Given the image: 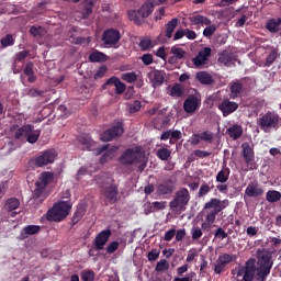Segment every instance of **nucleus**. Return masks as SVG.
I'll list each match as a JSON object with an SVG mask.
<instances>
[{
    "label": "nucleus",
    "mask_w": 281,
    "mask_h": 281,
    "mask_svg": "<svg viewBox=\"0 0 281 281\" xmlns=\"http://www.w3.org/2000/svg\"><path fill=\"white\" fill-rule=\"evenodd\" d=\"M257 260L249 258L236 274L237 281H266L273 267L272 252L267 248H259L256 251Z\"/></svg>",
    "instance_id": "nucleus-1"
},
{
    "label": "nucleus",
    "mask_w": 281,
    "mask_h": 281,
    "mask_svg": "<svg viewBox=\"0 0 281 281\" xmlns=\"http://www.w3.org/2000/svg\"><path fill=\"white\" fill-rule=\"evenodd\" d=\"M227 205V200L222 201L217 198H212L209 202H206L203 207V210L206 211L205 222L201 224V228L209 231L211 225L215 222L216 215L226 209Z\"/></svg>",
    "instance_id": "nucleus-2"
},
{
    "label": "nucleus",
    "mask_w": 281,
    "mask_h": 281,
    "mask_svg": "<svg viewBox=\"0 0 281 281\" xmlns=\"http://www.w3.org/2000/svg\"><path fill=\"white\" fill-rule=\"evenodd\" d=\"M54 181V173L45 171L41 173L40 178L35 182V189L33 191V199L36 203H43L47 199V184Z\"/></svg>",
    "instance_id": "nucleus-3"
},
{
    "label": "nucleus",
    "mask_w": 281,
    "mask_h": 281,
    "mask_svg": "<svg viewBox=\"0 0 281 281\" xmlns=\"http://www.w3.org/2000/svg\"><path fill=\"white\" fill-rule=\"evenodd\" d=\"M69 210H71V202L59 201L54 206L48 210L46 214L47 221H54L55 223H60L64 218L69 216Z\"/></svg>",
    "instance_id": "nucleus-4"
},
{
    "label": "nucleus",
    "mask_w": 281,
    "mask_h": 281,
    "mask_svg": "<svg viewBox=\"0 0 281 281\" xmlns=\"http://www.w3.org/2000/svg\"><path fill=\"white\" fill-rule=\"evenodd\" d=\"M257 124L265 133L277 131L281 126V117L278 113L269 111L258 119Z\"/></svg>",
    "instance_id": "nucleus-5"
},
{
    "label": "nucleus",
    "mask_w": 281,
    "mask_h": 281,
    "mask_svg": "<svg viewBox=\"0 0 281 281\" xmlns=\"http://www.w3.org/2000/svg\"><path fill=\"white\" fill-rule=\"evenodd\" d=\"M191 196L186 188H181L178 192H176L173 200L169 203V206L172 211L183 212L189 204Z\"/></svg>",
    "instance_id": "nucleus-6"
},
{
    "label": "nucleus",
    "mask_w": 281,
    "mask_h": 281,
    "mask_svg": "<svg viewBox=\"0 0 281 281\" xmlns=\"http://www.w3.org/2000/svg\"><path fill=\"white\" fill-rule=\"evenodd\" d=\"M139 159H142V146L130 148L124 151L120 157V161L121 164H123V166H131L133 164H137Z\"/></svg>",
    "instance_id": "nucleus-7"
},
{
    "label": "nucleus",
    "mask_w": 281,
    "mask_h": 281,
    "mask_svg": "<svg viewBox=\"0 0 281 281\" xmlns=\"http://www.w3.org/2000/svg\"><path fill=\"white\" fill-rule=\"evenodd\" d=\"M57 155L58 154H56V150L47 149L35 158V166L37 168H44V166H49V164H54V161H56Z\"/></svg>",
    "instance_id": "nucleus-8"
},
{
    "label": "nucleus",
    "mask_w": 281,
    "mask_h": 281,
    "mask_svg": "<svg viewBox=\"0 0 281 281\" xmlns=\"http://www.w3.org/2000/svg\"><path fill=\"white\" fill-rule=\"evenodd\" d=\"M10 133L15 142H25L27 134L30 133V125L19 126L13 124L10 126Z\"/></svg>",
    "instance_id": "nucleus-9"
},
{
    "label": "nucleus",
    "mask_w": 281,
    "mask_h": 281,
    "mask_svg": "<svg viewBox=\"0 0 281 281\" xmlns=\"http://www.w3.org/2000/svg\"><path fill=\"white\" fill-rule=\"evenodd\" d=\"M120 38V31L115 29L106 30L102 35L103 45H106L108 47H113V45H117Z\"/></svg>",
    "instance_id": "nucleus-10"
},
{
    "label": "nucleus",
    "mask_w": 281,
    "mask_h": 281,
    "mask_svg": "<svg viewBox=\"0 0 281 281\" xmlns=\"http://www.w3.org/2000/svg\"><path fill=\"white\" fill-rule=\"evenodd\" d=\"M123 133L124 127L122 126V123H117L101 134V142H111L112 139H115V137H120Z\"/></svg>",
    "instance_id": "nucleus-11"
},
{
    "label": "nucleus",
    "mask_w": 281,
    "mask_h": 281,
    "mask_svg": "<svg viewBox=\"0 0 281 281\" xmlns=\"http://www.w3.org/2000/svg\"><path fill=\"white\" fill-rule=\"evenodd\" d=\"M201 106L200 95H189L183 102V110L188 114H193Z\"/></svg>",
    "instance_id": "nucleus-12"
},
{
    "label": "nucleus",
    "mask_w": 281,
    "mask_h": 281,
    "mask_svg": "<svg viewBox=\"0 0 281 281\" xmlns=\"http://www.w3.org/2000/svg\"><path fill=\"white\" fill-rule=\"evenodd\" d=\"M239 105L236 102H232L229 99H224L218 103L217 109L222 112L224 117H227L232 113L238 110Z\"/></svg>",
    "instance_id": "nucleus-13"
},
{
    "label": "nucleus",
    "mask_w": 281,
    "mask_h": 281,
    "mask_svg": "<svg viewBox=\"0 0 281 281\" xmlns=\"http://www.w3.org/2000/svg\"><path fill=\"white\" fill-rule=\"evenodd\" d=\"M110 237H111V229H105L100 232L93 240L94 249H97V251H102V249H104V245L109 243Z\"/></svg>",
    "instance_id": "nucleus-14"
},
{
    "label": "nucleus",
    "mask_w": 281,
    "mask_h": 281,
    "mask_svg": "<svg viewBox=\"0 0 281 281\" xmlns=\"http://www.w3.org/2000/svg\"><path fill=\"white\" fill-rule=\"evenodd\" d=\"M212 49L210 47H204L199 52V54L192 59L195 67H201L206 64L211 57Z\"/></svg>",
    "instance_id": "nucleus-15"
},
{
    "label": "nucleus",
    "mask_w": 281,
    "mask_h": 281,
    "mask_svg": "<svg viewBox=\"0 0 281 281\" xmlns=\"http://www.w3.org/2000/svg\"><path fill=\"white\" fill-rule=\"evenodd\" d=\"M165 76H166V72L159 71V70H151L147 74V77L154 88H157L164 85V80L166 79Z\"/></svg>",
    "instance_id": "nucleus-16"
},
{
    "label": "nucleus",
    "mask_w": 281,
    "mask_h": 281,
    "mask_svg": "<svg viewBox=\"0 0 281 281\" xmlns=\"http://www.w3.org/2000/svg\"><path fill=\"white\" fill-rule=\"evenodd\" d=\"M243 148V157L246 161V164L248 165V169L251 170L252 169V161L255 159V153L254 149L250 147V145L248 143H244L241 145ZM248 169H246L245 171H248Z\"/></svg>",
    "instance_id": "nucleus-17"
},
{
    "label": "nucleus",
    "mask_w": 281,
    "mask_h": 281,
    "mask_svg": "<svg viewBox=\"0 0 281 281\" xmlns=\"http://www.w3.org/2000/svg\"><path fill=\"white\" fill-rule=\"evenodd\" d=\"M245 193L249 198H258L263 194V189L259 186V183L257 181H255V182H250L248 184V187L245 190Z\"/></svg>",
    "instance_id": "nucleus-18"
},
{
    "label": "nucleus",
    "mask_w": 281,
    "mask_h": 281,
    "mask_svg": "<svg viewBox=\"0 0 281 281\" xmlns=\"http://www.w3.org/2000/svg\"><path fill=\"white\" fill-rule=\"evenodd\" d=\"M94 181L95 183H98V186L102 188V190H104L109 186H113V177H111V175L109 173H101L99 176H95Z\"/></svg>",
    "instance_id": "nucleus-19"
},
{
    "label": "nucleus",
    "mask_w": 281,
    "mask_h": 281,
    "mask_svg": "<svg viewBox=\"0 0 281 281\" xmlns=\"http://www.w3.org/2000/svg\"><path fill=\"white\" fill-rule=\"evenodd\" d=\"M105 85H113V87H115L116 95H122V93L126 91V85H124L117 77H111L106 80Z\"/></svg>",
    "instance_id": "nucleus-20"
},
{
    "label": "nucleus",
    "mask_w": 281,
    "mask_h": 281,
    "mask_svg": "<svg viewBox=\"0 0 281 281\" xmlns=\"http://www.w3.org/2000/svg\"><path fill=\"white\" fill-rule=\"evenodd\" d=\"M172 191H175V182L172 180H167L158 184L157 192L159 195L171 194Z\"/></svg>",
    "instance_id": "nucleus-21"
},
{
    "label": "nucleus",
    "mask_w": 281,
    "mask_h": 281,
    "mask_svg": "<svg viewBox=\"0 0 281 281\" xmlns=\"http://www.w3.org/2000/svg\"><path fill=\"white\" fill-rule=\"evenodd\" d=\"M79 144L81 146V150H94L95 149V142L91 139L89 135H81L79 136Z\"/></svg>",
    "instance_id": "nucleus-22"
},
{
    "label": "nucleus",
    "mask_w": 281,
    "mask_h": 281,
    "mask_svg": "<svg viewBox=\"0 0 281 281\" xmlns=\"http://www.w3.org/2000/svg\"><path fill=\"white\" fill-rule=\"evenodd\" d=\"M102 194L105 199H109L111 203H115V201H117V187L110 184L102 189Z\"/></svg>",
    "instance_id": "nucleus-23"
},
{
    "label": "nucleus",
    "mask_w": 281,
    "mask_h": 281,
    "mask_svg": "<svg viewBox=\"0 0 281 281\" xmlns=\"http://www.w3.org/2000/svg\"><path fill=\"white\" fill-rule=\"evenodd\" d=\"M40 232H41V226H38V225H27L21 232L20 238L22 240H25V238H27V236H34L35 234H38Z\"/></svg>",
    "instance_id": "nucleus-24"
},
{
    "label": "nucleus",
    "mask_w": 281,
    "mask_h": 281,
    "mask_svg": "<svg viewBox=\"0 0 281 281\" xmlns=\"http://www.w3.org/2000/svg\"><path fill=\"white\" fill-rule=\"evenodd\" d=\"M236 58L232 53L223 52L220 54L218 63L224 64L226 67L235 65Z\"/></svg>",
    "instance_id": "nucleus-25"
},
{
    "label": "nucleus",
    "mask_w": 281,
    "mask_h": 281,
    "mask_svg": "<svg viewBox=\"0 0 281 281\" xmlns=\"http://www.w3.org/2000/svg\"><path fill=\"white\" fill-rule=\"evenodd\" d=\"M226 133L231 138H233L234 140H237L238 138L241 137L244 131L240 125L234 124L233 126L227 128Z\"/></svg>",
    "instance_id": "nucleus-26"
},
{
    "label": "nucleus",
    "mask_w": 281,
    "mask_h": 281,
    "mask_svg": "<svg viewBox=\"0 0 281 281\" xmlns=\"http://www.w3.org/2000/svg\"><path fill=\"white\" fill-rule=\"evenodd\" d=\"M266 29L272 34L278 33L281 29V18L269 20Z\"/></svg>",
    "instance_id": "nucleus-27"
},
{
    "label": "nucleus",
    "mask_w": 281,
    "mask_h": 281,
    "mask_svg": "<svg viewBox=\"0 0 281 281\" xmlns=\"http://www.w3.org/2000/svg\"><path fill=\"white\" fill-rule=\"evenodd\" d=\"M267 243L270 245V248L272 250L271 251V256L273 255V252H281V238L280 237H269L267 239Z\"/></svg>",
    "instance_id": "nucleus-28"
},
{
    "label": "nucleus",
    "mask_w": 281,
    "mask_h": 281,
    "mask_svg": "<svg viewBox=\"0 0 281 281\" xmlns=\"http://www.w3.org/2000/svg\"><path fill=\"white\" fill-rule=\"evenodd\" d=\"M189 20L192 25H210L212 23L210 19L199 14L190 16Z\"/></svg>",
    "instance_id": "nucleus-29"
},
{
    "label": "nucleus",
    "mask_w": 281,
    "mask_h": 281,
    "mask_svg": "<svg viewBox=\"0 0 281 281\" xmlns=\"http://www.w3.org/2000/svg\"><path fill=\"white\" fill-rule=\"evenodd\" d=\"M89 60L90 63H106V60H109V57L106 56V54L95 50L89 55Z\"/></svg>",
    "instance_id": "nucleus-30"
},
{
    "label": "nucleus",
    "mask_w": 281,
    "mask_h": 281,
    "mask_svg": "<svg viewBox=\"0 0 281 281\" xmlns=\"http://www.w3.org/2000/svg\"><path fill=\"white\" fill-rule=\"evenodd\" d=\"M229 175H231V169L224 166L222 170H220L218 173L216 175V182L226 183L229 179Z\"/></svg>",
    "instance_id": "nucleus-31"
},
{
    "label": "nucleus",
    "mask_w": 281,
    "mask_h": 281,
    "mask_svg": "<svg viewBox=\"0 0 281 281\" xmlns=\"http://www.w3.org/2000/svg\"><path fill=\"white\" fill-rule=\"evenodd\" d=\"M243 92V85L239 81H235L231 85V99L235 100L238 97H240V93Z\"/></svg>",
    "instance_id": "nucleus-32"
},
{
    "label": "nucleus",
    "mask_w": 281,
    "mask_h": 281,
    "mask_svg": "<svg viewBox=\"0 0 281 281\" xmlns=\"http://www.w3.org/2000/svg\"><path fill=\"white\" fill-rule=\"evenodd\" d=\"M127 14H128L130 21H132L136 25H142V9L130 10Z\"/></svg>",
    "instance_id": "nucleus-33"
},
{
    "label": "nucleus",
    "mask_w": 281,
    "mask_h": 281,
    "mask_svg": "<svg viewBox=\"0 0 281 281\" xmlns=\"http://www.w3.org/2000/svg\"><path fill=\"white\" fill-rule=\"evenodd\" d=\"M24 76H27L29 82H36V76L34 75V64L32 61L26 63L24 68Z\"/></svg>",
    "instance_id": "nucleus-34"
},
{
    "label": "nucleus",
    "mask_w": 281,
    "mask_h": 281,
    "mask_svg": "<svg viewBox=\"0 0 281 281\" xmlns=\"http://www.w3.org/2000/svg\"><path fill=\"white\" fill-rule=\"evenodd\" d=\"M38 137H41V132L34 131V126L30 125V131L26 135L25 142H29V144H36L38 142Z\"/></svg>",
    "instance_id": "nucleus-35"
},
{
    "label": "nucleus",
    "mask_w": 281,
    "mask_h": 281,
    "mask_svg": "<svg viewBox=\"0 0 281 281\" xmlns=\"http://www.w3.org/2000/svg\"><path fill=\"white\" fill-rule=\"evenodd\" d=\"M179 25V19H172L166 24V37L172 38V33H175V30Z\"/></svg>",
    "instance_id": "nucleus-36"
},
{
    "label": "nucleus",
    "mask_w": 281,
    "mask_h": 281,
    "mask_svg": "<svg viewBox=\"0 0 281 281\" xmlns=\"http://www.w3.org/2000/svg\"><path fill=\"white\" fill-rule=\"evenodd\" d=\"M95 1L97 0H83L86 9L82 12V19H89V16H91Z\"/></svg>",
    "instance_id": "nucleus-37"
},
{
    "label": "nucleus",
    "mask_w": 281,
    "mask_h": 281,
    "mask_svg": "<svg viewBox=\"0 0 281 281\" xmlns=\"http://www.w3.org/2000/svg\"><path fill=\"white\" fill-rule=\"evenodd\" d=\"M266 200L269 202V203H276L278 201L281 200V192L277 191V190H269L267 193H266Z\"/></svg>",
    "instance_id": "nucleus-38"
},
{
    "label": "nucleus",
    "mask_w": 281,
    "mask_h": 281,
    "mask_svg": "<svg viewBox=\"0 0 281 281\" xmlns=\"http://www.w3.org/2000/svg\"><path fill=\"white\" fill-rule=\"evenodd\" d=\"M195 78L202 85H212L213 83V79H212L211 75H209L204 71L198 72Z\"/></svg>",
    "instance_id": "nucleus-39"
},
{
    "label": "nucleus",
    "mask_w": 281,
    "mask_h": 281,
    "mask_svg": "<svg viewBox=\"0 0 281 281\" xmlns=\"http://www.w3.org/2000/svg\"><path fill=\"white\" fill-rule=\"evenodd\" d=\"M115 153H117V146H112L108 151L103 154V156L100 159L101 164H106L109 159H113L115 156Z\"/></svg>",
    "instance_id": "nucleus-40"
},
{
    "label": "nucleus",
    "mask_w": 281,
    "mask_h": 281,
    "mask_svg": "<svg viewBox=\"0 0 281 281\" xmlns=\"http://www.w3.org/2000/svg\"><path fill=\"white\" fill-rule=\"evenodd\" d=\"M156 156L162 161H168L172 156V151L168 148H160L157 150Z\"/></svg>",
    "instance_id": "nucleus-41"
},
{
    "label": "nucleus",
    "mask_w": 281,
    "mask_h": 281,
    "mask_svg": "<svg viewBox=\"0 0 281 281\" xmlns=\"http://www.w3.org/2000/svg\"><path fill=\"white\" fill-rule=\"evenodd\" d=\"M172 98H181L184 94V89L182 85L176 83L169 93Z\"/></svg>",
    "instance_id": "nucleus-42"
},
{
    "label": "nucleus",
    "mask_w": 281,
    "mask_h": 281,
    "mask_svg": "<svg viewBox=\"0 0 281 281\" xmlns=\"http://www.w3.org/2000/svg\"><path fill=\"white\" fill-rule=\"evenodd\" d=\"M153 11H155V4H153V2H146L142 7V18L150 16V14H153Z\"/></svg>",
    "instance_id": "nucleus-43"
},
{
    "label": "nucleus",
    "mask_w": 281,
    "mask_h": 281,
    "mask_svg": "<svg viewBox=\"0 0 281 281\" xmlns=\"http://www.w3.org/2000/svg\"><path fill=\"white\" fill-rule=\"evenodd\" d=\"M170 269V262L166 259H161L160 261L157 262L155 270L158 273H161L164 271H168Z\"/></svg>",
    "instance_id": "nucleus-44"
},
{
    "label": "nucleus",
    "mask_w": 281,
    "mask_h": 281,
    "mask_svg": "<svg viewBox=\"0 0 281 281\" xmlns=\"http://www.w3.org/2000/svg\"><path fill=\"white\" fill-rule=\"evenodd\" d=\"M121 80H124L125 82H128L130 85H133V82H137V74H135L134 71L122 74Z\"/></svg>",
    "instance_id": "nucleus-45"
},
{
    "label": "nucleus",
    "mask_w": 281,
    "mask_h": 281,
    "mask_svg": "<svg viewBox=\"0 0 281 281\" xmlns=\"http://www.w3.org/2000/svg\"><path fill=\"white\" fill-rule=\"evenodd\" d=\"M19 205H21V202L19 201V199L16 198H11L7 201L5 203V209L9 211V212H12L13 210H16L19 209Z\"/></svg>",
    "instance_id": "nucleus-46"
},
{
    "label": "nucleus",
    "mask_w": 281,
    "mask_h": 281,
    "mask_svg": "<svg viewBox=\"0 0 281 281\" xmlns=\"http://www.w3.org/2000/svg\"><path fill=\"white\" fill-rule=\"evenodd\" d=\"M237 259L236 255H229V254H223L218 256V259L221 262L224 263V266L226 267V265L235 261Z\"/></svg>",
    "instance_id": "nucleus-47"
},
{
    "label": "nucleus",
    "mask_w": 281,
    "mask_h": 281,
    "mask_svg": "<svg viewBox=\"0 0 281 281\" xmlns=\"http://www.w3.org/2000/svg\"><path fill=\"white\" fill-rule=\"evenodd\" d=\"M0 43L3 48L12 47V45H14V37L12 36V34H7L4 37L1 38Z\"/></svg>",
    "instance_id": "nucleus-48"
},
{
    "label": "nucleus",
    "mask_w": 281,
    "mask_h": 281,
    "mask_svg": "<svg viewBox=\"0 0 281 281\" xmlns=\"http://www.w3.org/2000/svg\"><path fill=\"white\" fill-rule=\"evenodd\" d=\"M171 54L173 55V57H176V59H178V61L183 59L186 56V52L182 48L176 46L171 48Z\"/></svg>",
    "instance_id": "nucleus-49"
},
{
    "label": "nucleus",
    "mask_w": 281,
    "mask_h": 281,
    "mask_svg": "<svg viewBox=\"0 0 281 281\" xmlns=\"http://www.w3.org/2000/svg\"><path fill=\"white\" fill-rule=\"evenodd\" d=\"M81 280L82 281H94L95 280V272L92 270H85L81 272Z\"/></svg>",
    "instance_id": "nucleus-50"
},
{
    "label": "nucleus",
    "mask_w": 281,
    "mask_h": 281,
    "mask_svg": "<svg viewBox=\"0 0 281 281\" xmlns=\"http://www.w3.org/2000/svg\"><path fill=\"white\" fill-rule=\"evenodd\" d=\"M214 186L212 184L211 187L207 186L206 183H203L201 187H200V190H199V196H204L206 195L211 189H213Z\"/></svg>",
    "instance_id": "nucleus-51"
},
{
    "label": "nucleus",
    "mask_w": 281,
    "mask_h": 281,
    "mask_svg": "<svg viewBox=\"0 0 281 281\" xmlns=\"http://www.w3.org/2000/svg\"><path fill=\"white\" fill-rule=\"evenodd\" d=\"M227 236L228 234L222 227H218L214 234V238L221 240L225 239Z\"/></svg>",
    "instance_id": "nucleus-52"
},
{
    "label": "nucleus",
    "mask_w": 281,
    "mask_h": 281,
    "mask_svg": "<svg viewBox=\"0 0 281 281\" xmlns=\"http://www.w3.org/2000/svg\"><path fill=\"white\" fill-rule=\"evenodd\" d=\"M153 41H150V38L146 37L142 40V50H148L150 48H153Z\"/></svg>",
    "instance_id": "nucleus-53"
},
{
    "label": "nucleus",
    "mask_w": 281,
    "mask_h": 281,
    "mask_svg": "<svg viewBox=\"0 0 281 281\" xmlns=\"http://www.w3.org/2000/svg\"><path fill=\"white\" fill-rule=\"evenodd\" d=\"M30 56V52L27 50H21L15 55V63H21L22 60H25Z\"/></svg>",
    "instance_id": "nucleus-54"
},
{
    "label": "nucleus",
    "mask_w": 281,
    "mask_h": 281,
    "mask_svg": "<svg viewBox=\"0 0 281 281\" xmlns=\"http://www.w3.org/2000/svg\"><path fill=\"white\" fill-rule=\"evenodd\" d=\"M120 247V243L117 241H112L106 246V251L108 254H115L117 251V248Z\"/></svg>",
    "instance_id": "nucleus-55"
},
{
    "label": "nucleus",
    "mask_w": 281,
    "mask_h": 281,
    "mask_svg": "<svg viewBox=\"0 0 281 281\" xmlns=\"http://www.w3.org/2000/svg\"><path fill=\"white\" fill-rule=\"evenodd\" d=\"M215 31H216L215 25L210 24V25H207V27L204 29L203 35L205 37H211L215 33Z\"/></svg>",
    "instance_id": "nucleus-56"
},
{
    "label": "nucleus",
    "mask_w": 281,
    "mask_h": 281,
    "mask_svg": "<svg viewBox=\"0 0 281 281\" xmlns=\"http://www.w3.org/2000/svg\"><path fill=\"white\" fill-rule=\"evenodd\" d=\"M200 138H201V140H204L206 143H212L214 136H213L212 133L203 132V133L200 134Z\"/></svg>",
    "instance_id": "nucleus-57"
},
{
    "label": "nucleus",
    "mask_w": 281,
    "mask_h": 281,
    "mask_svg": "<svg viewBox=\"0 0 281 281\" xmlns=\"http://www.w3.org/2000/svg\"><path fill=\"white\" fill-rule=\"evenodd\" d=\"M30 34L36 38L37 36H41V34H43V27L31 26Z\"/></svg>",
    "instance_id": "nucleus-58"
},
{
    "label": "nucleus",
    "mask_w": 281,
    "mask_h": 281,
    "mask_svg": "<svg viewBox=\"0 0 281 281\" xmlns=\"http://www.w3.org/2000/svg\"><path fill=\"white\" fill-rule=\"evenodd\" d=\"M202 234L203 233H202L201 228L198 226L193 227L191 229L192 239H194V240L199 239L202 236Z\"/></svg>",
    "instance_id": "nucleus-59"
},
{
    "label": "nucleus",
    "mask_w": 281,
    "mask_h": 281,
    "mask_svg": "<svg viewBox=\"0 0 281 281\" xmlns=\"http://www.w3.org/2000/svg\"><path fill=\"white\" fill-rule=\"evenodd\" d=\"M149 261H155L159 259V250L153 249L147 255Z\"/></svg>",
    "instance_id": "nucleus-60"
},
{
    "label": "nucleus",
    "mask_w": 281,
    "mask_h": 281,
    "mask_svg": "<svg viewBox=\"0 0 281 281\" xmlns=\"http://www.w3.org/2000/svg\"><path fill=\"white\" fill-rule=\"evenodd\" d=\"M278 57V54L276 52H271L269 56L267 57L266 65L271 66Z\"/></svg>",
    "instance_id": "nucleus-61"
},
{
    "label": "nucleus",
    "mask_w": 281,
    "mask_h": 281,
    "mask_svg": "<svg viewBox=\"0 0 281 281\" xmlns=\"http://www.w3.org/2000/svg\"><path fill=\"white\" fill-rule=\"evenodd\" d=\"M225 267L226 266L217 259V265H215V267H214V272L220 276V273L225 271Z\"/></svg>",
    "instance_id": "nucleus-62"
},
{
    "label": "nucleus",
    "mask_w": 281,
    "mask_h": 281,
    "mask_svg": "<svg viewBox=\"0 0 281 281\" xmlns=\"http://www.w3.org/2000/svg\"><path fill=\"white\" fill-rule=\"evenodd\" d=\"M258 227H255V226H249L247 229H246V233L249 237H255L258 235Z\"/></svg>",
    "instance_id": "nucleus-63"
},
{
    "label": "nucleus",
    "mask_w": 281,
    "mask_h": 281,
    "mask_svg": "<svg viewBox=\"0 0 281 281\" xmlns=\"http://www.w3.org/2000/svg\"><path fill=\"white\" fill-rule=\"evenodd\" d=\"M153 60H154V59H153V55H150V54H145V55L142 56V61H143V64H145L146 66L153 64Z\"/></svg>",
    "instance_id": "nucleus-64"
}]
</instances>
